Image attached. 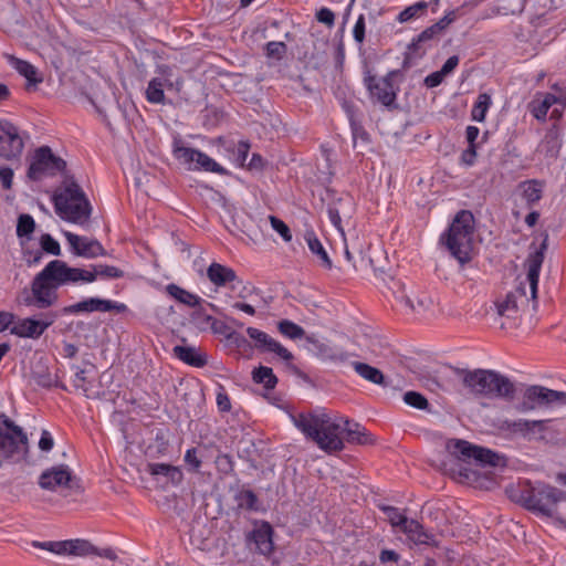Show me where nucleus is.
<instances>
[{"instance_id":"21","label":"nucleus","mask_w":566,"mask_h":566,"mask_svg":"<svg viewBox=\"0 0 566 566\" xmlns=\"http://www.w3.org/2000/svg\"><path fill=\"white\" fill-rule=\"evenodd\" d=\"M207 276L209 281L216 286H226L233 282L241 283V281L238 280L237 273L233 269L217 262H212L208 266Z\"/></svg>"},{"instance_id":"60","label":"nucleus","mask_w":566,"mask_h":566,"mask_svg":"<svg viewBox=\"0 0 566 566\" xmlns=\"http://www.w3.org/2000/svg\"><path fill=\"white\" fill-rule=\"evenodd\" d=\"M342 107L348 118L349 125L353 123V120H360V112L358 107L353 103L348 101H344L342 104Z\"/></svg>"},{"instance_id":"20","label":"nucleus","mask_w":566,"mask_h":566,"mask_svg":"<svg viewBox=\"0 0 566 566\" xmlns=\"http://www.w3.org/2000/svg\"><path fill=\"white\" fill-rule=\"evenodd\" d=\"M273 528L269 522H262L249 534V541L254 543L255 549L262 555H270L274 548Z\"/></svg>"},{"instance_id":"52","label":"nucleus","mask_w":566,"mask_h":566,"mask_svg":"<svg viewBox=\"0 0 566 566\" xmlns=\"http://www.w3.org/2000/svg\"><path fill=\"white\" fill-rule=\"evenodd\" d=\"M217 470L226 475L232 474L234 471V462L230 454L219 453L216 458Z\"/></svg>"},{"instance_id":"59","label":"nucleus","mask_w":566,"mask_h":566,"mask_svg":"<svg viewBox=\"0 0 566 566\" xmlns=\"http://www.w3.org/2000/svg\"><path fill=\"white\" fill-rule=\"evenodd\" d=\"M315 18L318 22L327 25L328 28H332L335 24V13L329 8L323 7L317 10Z\"/></svg>"},{"instance_id":"50","label":"nucleus","mask_w":566,"mask_h":566,"mask_svg":"<svg viewBox=\"0 0 566 566\" xmlns=\"http://www.w3.org/2000/svg\"><path fill=\"white\" fill-rule=\"evenodd\" d=\"M426 42H419V35L408 45V52L405 56V64L411 60L420 59L426 54Z\"/></svg>"},{"instance_id":"26","label":"nucleus","mask_w":566,"mask_h":566,"mask_svg":"<svg viewBox=\"0 0 566 566\" xmlns=\"http://www.w3.org/2000/svg\"><path fill=\"white\" fill-rule=\"evenodd\" d=\"M304 240L310 249V251L317 256L319 260V264L331 270L333 268V262L331 258L328 256V253L326 252L325 248L323 247L321 240L316 235L315 231L313 229H306L304 232Z\"/></svg>"},{"instance_id":"1","label":"nucleus","mask_w":566,"mask_h":566,"mask_svg":"<svg viewBox=\"0 0 566 566\" xmlns=\"http://www.w3.org/2000/svg\"><path fill=\"white\" fill-rule=\"evenodd\" d=\"M101 276L107 280H117L125 276V272L117 266L108 264H93L90 269L70 266L65 261L52 260L40 271L31 282V294L27 291L23 303L44 310L54 305L59 300L57 290L64 285L93 283Z\"/></svg>"},{"instance_id":"16","label":"nucleus","mask_w":566,"mask_h":566,"mask_svg":"<svg viewBox=\"0 0 566 566\" xmlns=\"http://www.w3.org/2000/svg\"><path fill=\"white\" fill-rule=\"evenodd\" d=\"M72 253L85 259H95L107 255L102 243L96 239H90L72 232H64Z\"/></svg>"},{"instance_id":"23","label":"nucleus","mask_w":566,"mask_h":566,"mask_svg":"<svg viewBox=\"0 0 566 566\" xmlns=\"http://www.w3.org/2000/svg\"><path fill=\"white\" fill-rule=\"evenodd\" d=\"M10 63L20 75L25 77L27 91H31L32 88H35L38 84L42 83V76L38 74L36 67L32 65L30 62L11 56Z\"/></svg>"},{"instance_id":"55","label":"nucleus","mask_w":566,"mask_h":566,"mask_svg":"<svg viewBox=\"0 0 566 566\" xmlns=\"http://www.w3.org/2000/svg\"><path fill=\"white\" fill-rule=\"evenodd\" d=\"M270 222L272 228L282 237L285 242L292 240V233L289 226L277 217L271 216Z\"/></svg>"},{"instance_id":"13","label":"nucleus","mask_w":566,"mask_h":566,"mask_svg":"<svg viewBox=\"0 0 566 566\" xmlns=\"http://www.w3.org/2000/svg\"><path fill=\"white\" fill-rule=\"evenodd\" d=\"M24 148L19 128L9 120H0V157L7 160L18 159Z\"/></svg>"},{"instance_id":"27","label":"nucleus","mask_w":566,"mask_h":566,"mask_svg":"<svg viewBox=\"0 0 566 566\" xmlns=\"http://www.w3.org/2000/svg\"><path fill=\"white\" fill-rule=\"evenodd\" d=\"M174 354L178 359L192 367L202 368L208 363L207 356L191 346L177 345L174 347Z\"/></svg>"},{"instance_id":"37","label":"nucleus","mask_w":566,"mask_h":566,"mask_svg":"<svg viewBox=\"0 0 566 566\" xmlns=\"http://www.w3.org/2000/svg\"><path fill=\"white\" fill-rule=\"evenodd\" d=\"M252 379L255 384H262L266 390H272L277 384V377L273 369L266 366H259L252 371Z\"/></svg>"},{"instance_id":"18","label":"nucleus","mask_w":566,"mask_h":566,"mask_svg":"<svg viewBox=\"0 0 566 566\" xmlns=\"http://www.w3.org/2000/svg\"><path fill=\"white\" fill-rule=\"evenodd\" d=\"M454 371L458 375H462L463 385L476 395V396H488V390L490 389V379L492 378L493 370L488 369H475L473 371L464 370L460 368H454Z\"/></svg>"},{"instance_id":"8","label":"nucleus","mask_w":566,"mask_h":566,"mask_svg":"<svg viewBox=\"0 0 566 566\" xmlns=\"http://www.w3.org/2000/svg\"><path fill=\"white\" fill-rule=\"evenodd\" d=\"M66 171V161L56 156L49 146H41L34 150L27 177L32 181H41L45 177H54Z\"/></svg>"},{"instance_id":"17","label":"nucleus","mask_w":566,"mask_h":566,"mask_svg":"<svg viewBox=\"0 0 566 566\" xmlns=\"http://www.w3.org/2000/svg\"><path fill=\"white\" fill-rule=\"evenodd\" d=\"M551 408L549 388L541 385L527 386L522 396V400L515 406L518 412H528L535 409Z\"/></svg>"},{"instance_id":"34","label":"nucleus","mask_w":566,"mask_h":566,"mask_svg":"<svg viewBox=\"0 0 566 566\" xmlns=\"http://www.w3.org/2000/svg\"><path fill=\"white\" fill-rule=\"evenodd\" d=\"M542 151H544L546 157L557 158L562 148V140L556 125H553V127L545 134L542 142Z\"/></svg>"},{"instance_id":"14","label":"nucleus","mask_w":566,"mask_h":566,"mask_svg":"<svg viewBox=\"0 0 566 566\" xmlns=\"http://www.w3.org/2000/svg\"><path fill=\"white\" fill-rule=\"evenodd\" d=\"M115 311L116 313H125L128 311V307L124 303H119L112 300H105L99 297H88L84 298L75 304H71L64 306L62 308V314L64 315H77L82 313H93V312H111Z\"/></svg>"},{"instance_id":"28","label":"nucleus","mask_w":566,"mask_h":566,"mask_svg":"<svg viewBox=\"0 0 566 566\" xmlns=\"http://www.w3.org/2000/svg\"><path fill=\"white\" fill-rule=\"evenodd\" d=\"M165 292L178 303L192 308L199 306L203 302V300L197 294H193L175 283L167 284L165 286Z\"/></svg>"},{"instance_id":"46","label":"nucleus","mask_w":566,"mask_h":566,"mask_svg":"<svg viewBox=\"0 0 566 566\" xmlns=\"http://www.w3.org/2000/svg\"><path fill=\"white\" fill-rule=\"evenodd\" d=\"M268 59L281 61L287 53V45L282 41H270L264 45Z\"/></svg>"},{"instance_id":"7","label":"nucleus","mask_w":566,"mask_h":566,"mask_svg":"<svg viewBox=\"0 0 566 566\" xmlns=\"http://www.w3.org/2000/svg\"><path fill=\"white\" fill-rule=\"evenodd\" d=\"M400 75L399 70L389 71L385 76L378 77L371 73L366 64L364 67L363 83L366 87L369 98L374 104H379L388 111L398 109L397 94L399 87H396L394 80Z\"/></svg>"},{"instance_id":"51","label":"nucleus","mask_w":566,"mask_h":566,"mask_svg":"<svg viewBox=\"0 0 566 566\" xmlns=\"http://www.w3.org/2000/svg\"><path fill=\"white\" fill-rule=\"evenodd\" d=\"M214 317L207 314L201 304L197 307H193V312L191 313V321L200 328L210 327Z\"/></svg>"},{"instance_id":"19","label":"nucleus","mask_w":566,"mask_h":566,"mask_svg":"<svg viewBox=\"0 0 566 566\" xmlns=\"http://www.w3.org/2000/svg\"><path fill=\"white\" fill-rule=\"evenodd\" d=\"M516 388L511 379L495 370L492 373L490 379V389L488 396L490 398H501L506 401H513L515 398Z\"/></svg>"},{"instance_id":"39","label":"nucleus","mask_w":566,"mask_h":566,"mask_svg":"<svg viewBox=\"0 0 566 566\" xmlns=\"http://www.w3.org/2000/svg\"><path fill=\"white\" fill-rule=\"evenodd\" d=\"M429 3L427 1H418L407 8H405L397 17V21L405 23L413 19L423 17L427 13Z\"/></svg>"},{"instance_id":"47","label":"nucleus","mask_w":566,"mask_h":566,"mask_svg":"<svg viewBox=\"0 0 566 566\" xmlns=\"http://www.w3.org/2000/svg\"><path fill=\"white\" fill-rule=\"evenodd\" d=\"M528 420L526 419H517V420H504L502 421L500 429L503 431H507L511 434H518L525 438V432L527 431Z\"/></svg>"},{"instance_id":"62","label":"nucleus","mask_w":566,"mask_h":566,"mask_svg":"<svg viewBox=\"0 0 566 566\" xmlns=\"http://www.w3.org/2000/svg\"><path fill=\"white\" fill-rule=\"evenodd\" d=\"M184 460L193 471H198L201 467V460L197 455L196 448L188 449L185 453Z\"/></svg>"},{"instance_id":"43","label":"nucleus","mask_w":566,"mask_h":566,"mask_svg":"<svg viewBox=\"0 0 566 566\" xmlns=\"http://www.w3.org/2000/svg\"><path fill=\"white\" fill-rule=\"evenodd\" d=\"M496 308L500 316L511 317L512 313H516L520 308H523V306L510 292L506 294L504 301L496 303Z\"/></svg>"},{"instance_id":"53","label":"nucleus","mask_w":566,"mask_h":566,"mask_svg":"<svg viewBox=\"0 0 566 566\" xmlns=\"http://www.w3.org/2000/svg\"><path fill=\"white\" fill-rule=\"evenodd\" d=\"M227 340L240 353H247L252 349L251 343L243 335L235 331L227 335Z\"/></svg>"},{"instance_id":"12","label":"nucleus","mask_w":566,"mask_h":566,"mask_svg":"<svg viewBox=\"0 0 566 566\" xmlns=\"http://www.w3.org/2000/svg\"><path fill=\"white\" fill-rule=\"evenodd\" d=\"M32 546L45 549L56 555L87 556L96 551V547L87 539H65V541H33Z\"/></svg>"},{"instance_id":"6","label":"nucleus","mask_w":566,"mask_h":566,"mask_svg":"<svg viewBox=\"0 0 566 566\" xmlns=\"http://www.w3.org/2000/svg\"><path fill=\"white\" fill-rule=\"evenodd\" d=\"M547 240L548 237L546 234L539 248H536L528 254L525 261L527 269L526 280L525 282H521L515 290L511 292L523 307L528 306L531 301L533 302V308L536 310L537 307L539 272L544 261V252L547 249Z\"/></svg>"},{"instance_id":"42","label":"nucleus","mask_w":566,"mask_h":566,"mask_svg":"<svg viewBox=\"0 0 566 566\" xmlns=\"http://www.w3.org/2000/svg\"><path fill=\"white\" fill-rule=\"evenodd\" d=\"M384 512L389 523L394 527H399L401 532L406 528V525L409 524L410 518H408L403 513L399 511V509L390 505H381L379 506Z\"/></svg>"},{"instance_id":"35","label":"nucleus","mask_w":566,"mask_h":566,"mask_svg":"<svg viewBox=\"0 0 566 566\" xmlns=\"http://www.w3.org/2000/svg\"><path fill=\"white\" fill-rule=\"evenodd\" d=\"M34 382L42 388L51 389L53 387L66 391L67 387L64 382L59 380L57 374H51L49 369H42L33 371L32 374Z\"/></svg>"},{"instance_id":"32","label":"nucleus","mask_w":566,"mask_h":566,"mask_svg":"<svg viewBox=\"0 0 566 566\" xmlns=\"http://www.w3.org/2000/svg\"><path fill=\"white\" fill-rule=\"evenodd\" d=\"M559 102V97L552 93L543 94V98H535L531 103V113L538 120H545L552 106Z\"/></svg>"},{"instance_id":"15","label":"nucleus","mask_w":566,"mask_h":566,"mask_svg":"<svg viewBox=\"0 0 566 566\" xmlns=\"http://www.w3.org/2000/svg\"><path fill=\"white\" fill-rule=\"evenodd\" d=\"M41 319L32 317L20 319L11 328V334L24 338H39L57 318L53 312L41 314Z\"/></svg>"},{"instance_id":"36","label":"nucleus","mask_w":566,"mask_h":566,"mask_svg":"<svg viewBox=\"0 0 566 566\" xmlns=\"http://www.w3.org/2000/svg\"><path fill=\"white\" fill-rule=\"evenodd\" d=\"M238 509L258 512L260 510V501L258 495L250 489H242L234 495Z\"/></svg>"},{"instance_id":"40","label":"nucleus","mask_w":566,"mask_h":566,"mask_svg":"<svg viewBox=\"0 0 566 566\" xmlns=\"http://www.w3.org/2000/svg\"><path fill=\"white\" fill-rule=\"evenodd\" d=\"M491 104V96L488 93H480L472 107L471 118L475 122H484Z\"/></svg>"},{"instance_id":"24","label":"nucleus","mask_w":566,"mask_h":566,"mask_svg":"<svg viewBox=\"0 0 566 566\" xmlns=\"http://www.w3.org/2000/svg\"><path fill=\"white\" fill-rule=\"evenodd\" d=\"M403 533L416 545L438 546L436 536L432 533L427 532L422 524L416 520H410L409 524L406 525Z\"/></svg>"},{"instance_id":"58","label":"nucleus","mask_w":566,"mask_h":566,"mask_svg":"<svg viewBox=\"0 0 566 566\" xmlns=\"http://www.w3.org/2000/svg\"><path fill=\"white\" fill-rule=\"evenodd\" d=\"M217 406L220 412H230L232 408L230 397L221 384L218 385Z\"/></svg>"},{"instance_id":"38","label":"nucleus","mask_w":566,"mask_h":566,"mask_svg":"<svg viewBox=\"0 0 566 566\" xmlns=\"http://www.w3.org/2000/svg\"><path fill=\"white\" fill-rule=\"evenodd\" d=\"M195 170L200 171H207V172H214L220 176H229L230 171L222 167L220 164H218L214 159L209 157L205 153H200L199 160L197 161V165L195 166Z\"/></svg>"},{"instance_id":"10","label":"nucleus","mask_w":566,"mask_h":566,"mask_svg":"<svg viewBox=\"0 0 566 566\" xmlns=\"http://www.w3.org/2000/svg\"><path fill=\"white\" fill-rule=\"evenodd\" d=\"M39 485L48 491L64 488L71 494H82L84 492L81 479L73 475L71 469L65 464L55 465L43 471L39 476Z\"/></svg>"},{"instance_id":"11","label":"nucleus","mask_w":566,"mask_h":566,"mask_svg":"<svg viewBox=\"0 0 566 566\" xmlns=\"http://www.w3.org/2000/svg\"><path fill=\"white\" fill-rule=\"evenodd\" d=\"M0 424V453L6 458H12L22 450L28 449V436L23 429L15 424L6 415H2Z\"/></svg>"},{"instance_id":"4","label":"nucleus","mask_w":566,"mask_h":566,"mask_svg":"<svg viewBox=\"0 0 566 566\" xmlns=\"http://www.w3.org/2000/svg\"><path fill=\"white\" fill-rule=\"evenodd\" d=\"M517 502L542 516L559 518L557 505L566 502V492L544 482L525 481L520 484Z\"/></svg>"},{"instance_id":"61","label":"nucleus","mask_w":566,"mask_h":566,"mask_svg":"<svg viewBox=\"0 0 566 566\" xmlns=\"http://www.w3.org/2000/svg\"><path fill=\"white\" fill-rule=\"evenodd\" d=\"M319 348H321L322 354L325 357H327V358H329V359H332L334 361H346L348 359V357H349L348 353L340 352V350L339 352H333L332 348H329V347H327L325 345H321Z\"/></svg>"},{"instance_id":"22","label":"nucleus","mask_w":566,"mask_h":566,"mask_svg":"<svg viewBox=\"0 0 566 566\" xmlns=\"http://www.w3.org/2000/svg\"><path fill=\"white\" fill-rule=\"evenodd\" d=\"M201 150L192 147H187L180 138H175L172 143L174 157L185 166L188 170H195V166L199 160Z\"/></svg>"},{"instance_id":"45","label":"nucleus","mask_w":566,"mask_h":566,"mask_svg":"<svg viewBox=\"0 0 566 566\" xmlns=\"http://www.w3.org/2000/svg\"><path fill=\"white\" fill-rule=\"evenodd\" d=\"M35 221L32 216L22 213L18 218L17 222V235L18 238H30L34 232Z\"/></svg>"},{"instance_id":"48","label":"nucleus","mask_w":566,"mask_h":566,"mask_svg":"<svg viewBox=\"0 0 566 566\" xmlns=\"http://www.w3.org/2000/svg\"><path fill=\"white\" fill-rule=\"evenodd\" d=\"M403 401L419 410H426L429 407L428 399L422 394L413 390L407 391L403 395Z\"/></svg>"},{"instance_id":"56","label":"nucleus","mask_w":566,"mask_h":566,"mask_svg":"<svg viewBox=\"0 0 566 566\" xmlns=\"http://www.w3.org/2000/svg\"><path fill=\"white\" fill-rule=\"evenodd\" d=\"M352 130V136L354 139V143H356L357 139H360L365 144L370 143V135L365 129L361 119L360 120H353V123L349 125Z\"/></svg>"},{"instance_id":"49","label":"nucleus","mask_w":566,"mask_h":566,"mask_svg":"<svg viewBox=\"0 0 566 566\" xmlns=\"http://www.w3.org/2000/svg\"><path fill=\"white\" fill-rule=\"evenodd\" d=\"M41 250L45 253L59 256L61 255L60 243L49 233H44L40 238Z\"/></svg>"},{"instance_id":"41","label":"nucleus","mask_w":566,"mask_h":566,"mask_svg":"<svg viewBox=\"0 0 566 566\" xmlns=\"http://www.w3.org/2000/svg\"><path fill=\"white\" fill-rule=\"evenodd\" d=\"M473 460L481 467H499L503 458L499 453L488 448L478 446L476 453Z\"/></svg>"},{"instance_id":"2","label":"nucleus","mask_w":566,"mask_h":566,"mask_svg":"<svg viewBox=\"0 0 566 566\" xmlns=\"http://www.w3.org/2000/svg\"><path fill=\"white\" fill-rule=\"evenodd\" d=\"M293 422L307 439L328 453L342 451L344 441L360 446L374 444L376 441L360 423L343 417L332 418L323 411L298 413L293 417Z\"/></svg>"},{"instance_id":"44","label":"nucleus","mask_w":566,"mask_h":566,"mask_svg":"<svg viewBox=\"0 0 566 566\" xmlns=\"http://www.w3.org/2000/svg\"><path fill=\"white\" fill-rule=\"evenodd\" d=\"M279 332L291 339H298L305 335L302 326L289 319H282L277 324Z\"/></svg>"},{"instance_id":"5","label":"nucleus","mask_w":566,"mask_h":566,"mask_svg":"<svg viewBox=\"0 0 566 566\" xmlns=\"http://www.w3.org/2000/svg\"><path fill=\"white\" fill-rule=\"evenodd\" d=\"M474 223L470 210H460L440 237V243L462 265L472 259Z\"/></svg>"},{"instance_id":"29","label":"nucleus","mask_w":566,"mask_h":566,"mask_svg":"<svg viewBox=\"0 0 566 566\" xmlns=\"http://www.w3.org/2000/svg\"><path fill=\"white\" fill-rule=\"evenodd\" d=\"M446 448L448 452L463 461L473 460L478 446L461 439H449Z\"/></svg>"},{"instance_id":"30","label":"nucleus","mask_w":566,"mask_h":566,"mask_svg":"<svg viewBox=\"0 0 566 566\" xmlns=\"http://www.w3.org/2000/svg\"><path fill=\"white\" fill-rule=\"evenodd\" d=\"M172 82L168 78H159L154 77L149 81L148 86L146 88V99L151 104H164L165 103V92L164 87H172Z\"/></svg>"},{"instance_id":"33","label":"nucleus","mask_w":566,"mask_h":566,"mask_svg":"<svg viewBox=\"0 0 566 566\" xmlns=\"http://www.w3.org/2000/svg\"><path fill=\"white\" fill-rule=\"evenodd\" d=\"M147 472L151 475H163L172 484H178L182 480V472L168 463H148Z\"/></svg>"},{"instance_id":"63","label":"nucleus","mask_w":566,"mask_h":566,"mask_svg":"<svg viewBox=\"0 0 566 566\" xmlns=\"http://www.w3.org/2000/svg\"><path fill=\"white\" fill-rule=\"evenodd\" d=\"M13 176V170L10 167L3 166L0 168V182L3 189H11Z\"/></svg>"},{"instance_id":"3","label":"nucleus","mask_w":566,"mask_h":566,"mask_svg":"<svg viewBox=\"0 0 566 566\" xmlns=\"http://www.w3.org/2000/svg\"><path fill=\"white\" fill-rule=\"evenodd\" d=\"M61 186L53 195L55 212L65 221L77 223L90 218L92 206L75 180L69 171L63 175Z\"/></svg>"},{"instance_id":"64","label":"nucleus","mask_w":566,"mask_h":566,"mask_svg":"<svg viewBox=\"0 0 566 566\" xmlns=\"http://www.w3.org/2000/svg\"><path fill=\"white\" fill-rule=\"evenodd\" d=\"M444 77L446 75L439 70L426 76L423 83L428 88H433L439 86Z\"/></svg>"},{"instance_id":"57","label":"nucleus","mask_w":566,"mask_h":566,"mask_svg":"<svg viewBox=\"0 0 566 566\" xmlns=\"http://www.w3.org/2000/svg\"><path fill=\"white\" fill-rule=\"evenodd\" d=\"M353 38L356 43L361 45L366 38V19L364 14H359L353 28Z\"/></svg>"},{"instance_id":"54","label":"nucleus","mask_w":566,"mask_h":566,"mask_svg":"<svg viewBox=\"0 0 566 566\" xmlns=\"http://www.w3.org/2000/svg\"><path fill=\"white\" fill-rule=\"evenodd\" d=\"M551 420H528L527 431L525 432V439L531 440L536 434H539L541 438L543 437V433L547 429V423Z\"/></svg>"},{"instance_id":"9","label":"nucleus","mask_w":566,"mask_h":566,"mask_svg":"<svg viewBox=\"0 0 566 566\" xmlns=\"http://www.w3.org/2000/svg\"><path fill=\"white\" fill-rule=\"evenodd\" d=\"M247 334L249 337L254 340V348L260 353H274L280 358L286 361L287 368L298 378L304 381H310V377L306 373H304L301 368L292 363L294 359L293 354L287 350L283 345H281L277 340L272 338L269 334L263 331H260L255 327H248Z\"/></svg>"},{"instance_id":"31","label":"nucleus","mask_w":566,"mask_h":566,"mask_svg":"<svg viewBox=\"0 0 566 566\" xmlns=\"http://www.w3.org/2000/svg\"><path fill=\"white\" fill-rule=\"evenodd\" d=\"M352 366L364 379L382 387L388 386V382L380 369L361 361H353Z\"/></svg>"},{"instance_id":"25","label":"nucleus","mask_w":566,"mask_h":566,"mask_svg":"<svg viewBox=\"0 0 566 566\" xmlns=\"http://www.w3.org/2000/svg\"><path fill=\"white\" fill-rule=\"evenodd\" d=\"M545 182L539 179H528L522 181L518 187L522 189V198L527 208H533L543 198Z\"/></svg>"}]
</instances>
